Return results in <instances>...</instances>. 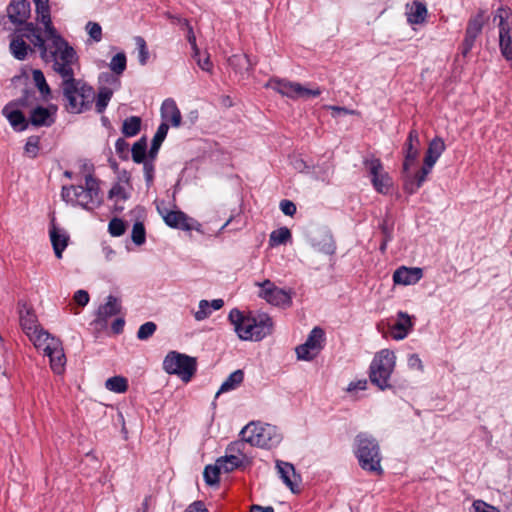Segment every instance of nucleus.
<instances>
[{"label":"nucleus","instance_id":"obj_1","mask_svg":"<svg viewBox=\"0 0 512 512\" xmlns=\"http://www.w3.org/2000/svg\"><path fill=\"white\" fill-rule=\"evenodd\" d=\"M38 45L41 59L52 63V68L62 80L75 76L74 65L78 63L75 49L57 32L46 36L33 35Z\"/></svg>","mask_w":512,"mask_h":512},{"label":"nucleus","instance_id":"obj_2","mask_svg":"<svg viewBox=\"0 0 512 512\" xmlns=\"http://www.w3.org/2000/svg\"><path fill=\"white\" fill-rule=\"evenodd\" d=\"M228 317L241 340L260 341L272 333L273 321L267 314L249 317L238 309H232Z\"/></svg>","mask_w":512,"mask_h":512},{"label":"nucleus","instance_id":"obj_3","mask_svg":"<svg viewBox=\"0 0 512 512\" xmlns=\"http://www.w3.org/2000/svg\"><path fill=\"white\" fill-rule=\"evenodd\" d=\"M60 88L63 105L69 113H83L91 108L95 100L93 87L75 76L62 80Z\"/></svg>","mask_w":512,"mask_h":512},{"label":"nucleus","instance_id":"obj_4","mask_svg":"<svg viewBox=\"0 0 512 512\" xmlns=\"http://www.w3.org/2000/svg\"><path fill=\"white\" fill-rule=\"evenodd\" d=\"M61 195L67 203L78 205L88 211H93L103 202L99 182L92 175L85 177V186H64Z\"/></svg>","mask_w":512,"mask_h":512},{"label":"nucleus","instance_id":"obj_5","mask_svg":"<svg viewBox=\"0 0 512 512\" xmlns=\"http://www.w3.org/2000/svg\"><path fill=\"white\" fill-rule=\"evenodd\" d=\"M355 455L360 467L368 472L381 475V453L378 442L367 433H359L355 438Z\"/></svg>","mask_w":512,"mask_h":512},{"label":"nucleus","instance_id":"obj_6","mask_svg":"<svg viewBox=\"0 0 512 512\" xmlns=\"http://www.w3.org/2000/svg\"><path fill=\"white\" fill-rule=\"evenodd\" d=\"M395 365L396 356L393 351L383 349L376 353L369 367L371 383L382 391L391 388L389 380Z\"/></svg>","mask_w":512,"mask_h":512},{"label":"nucleus","instance_id":"obj_7","mask_svg":"<svg viewBox=\"0 0 512 512\" xmlns=\"http://www.w3.org/2000/svg\"><path fill=\"white\" fill-rule=\"evenodd\" d=\"M240 436L252 446L268 449L277 446L282 440V435L275 426L254 422L247 424L241 430Z\"/></svg>","mask_w":512,"mask_h":512},{"label":"nucleus","instance_id":"obj_8","mask_svg":"<svg viewBox=\"0 0 512 512\" xmlns=\"http://www.w3.org/2000/svg\"><path fill=\"white\" fill-rule=\"evenodd\" d=\"M34 34L42 36L40 28H38L34 23H26L25 26L17 28L10 35L9 49L14 58L21 61L25 60L28 53L34 51L33 48L25 42V39L29 40L33 47L38 49V45H36V41L33 36Z\"/></svg>","mask_w":512,"mask_h":512},{"label":"nucleus","instance_id":"obj_9","mask_svg":"<svg viewBox=\"0 0 512 512\" xmlns=\"http://www.w3.org/2000/svg\"><path fill=\"white\" fill-rule=\"evenodd\" d=\"M163 369L166 373L177 375L183 382H189L197 369L194 357L177 351H170L163 360Z\"/></svg>","mask_w":512,"mask_h":512},{"label":"nucleus","instance_id":"obj_10","mask_svg":"<svg viewBox=\"0 0 512 512\" xmlns=\"http://www.w3.org/2000/svg\"><path fill=\"white\" fill-rule=\"evenodd\" d=\"M266 86L291 99L308 100L318 97L321 94V90L318 87L307 88L298 82L285 79H271Z\"/></svg>","mask_w":512,"mask_h":512},{"label":"nucleus","instance_id":"obj_11","mask_svg":"<svg viewBox=\"0 0 512 512\" xmlns=\"http://www.w3.org/2000/svg\"><path fill=\"white\" fill-rule=\"evenodd\" d=\"M495 19H499V46L503 57L512 60V13L510 9L499 7Z\"/></svg>","mask_w":512,"mask_h":512},{"label":"nucleus","instance_id":"obj_12","mask_svg":"<svg viewBox=\"0 0 512 512\" xmlns=\"http://www.w3.org/2000/svg\"><path fill=\"white\" fill-rule=\"evenodd\" d=\"M259 287L258 297L273 306L288 307L292 303L291 291L277 287L271 280L255 283Z\"/></svg>","mask_w":512,"mask_h":512},{"label":"nucleus","instance_id":"obj_13","mask_svg":"<svg viewBox=\"0 0 512 512\" xmlns=\"http://www.w3.org/2000/svg\"><path fill=\"white\" fill-rule=\"evenodd\" d=\"M363 164L370 174L374 189L380 194H388L392 186V179L384 171L381 160L375 157L365 158Z\"/></svg>","mask_w":512,"mask_h":512},{"label":"nucleus","instance_id":"obj_14","mask_svg":"<svg viewBox=\"0 0 512 512\" xmlns=\"http://www.w3.org/2000/svg\"><path fill=\"white\" fill-rule=\"evenodd\" d=\"M324 331L320 327H315L309 333L306 341L295 348L299 360H313L323 348L325 339Z\"/></svg>","mask_w":512,"mask_h":512},{"label":"nucleus","instance_id":"obj_15","mask_svg":"<svg viewBox=\"0 0 512 512\" xmlns=\"http://www.w3.org/2000/svg\"><path fill=\"white\" fill-rule=\"evenodd\" d=\"M9 20L15 25H26L31 14L28 0H11L6 8Z\"/></svg>","mask_w":512,"mask_h":512},{"label":"nucleus","instance_id":"obj_16","mask_svg":"<svg viewBox=\"0 0 512 512\" xmlns=\"http://www.w3.org/2000/svg\"><path fill=\"white\" fill-rule=\"evenodd\" d=\"M419 134L417 130L412 129L409 134L407 141L404 145V162H403V172L408 173L410 168L416 163L419 156Z\"/></svg>","mask_w":512,"mask_h":512},{"label":"nucleus","instance_id":"obj_17","mask_svg":"<svg viewBox=\"0 0 512 512\" xmlns=\"http://www.w3.org/2000/svg\"><path fill=\"white\" fill-rule=\"evenodd\" d=\"M19 322L24 333L29 336L35 334L41 328L34 309L25 302H19Z\"/></svg>","mask_w":512,"mask_h":512},{"label":"nucleus","instance_id":"obj_18","mask_svg":"<svg viewBox=\"0 0 512 512\" xmlns=\"http://www.w3.org/2000/svg\"><path fill=\"white\" fill-rule=\"evenodd\" d=\"M422 277V268L401 266L395 270L393 281L395 284L414 285L418 283Z\"/></svg>","mask_w":512,"mask_h":512},{"label":"nucleus","instance_id":"obj_19","mask_svg":"<svg viewBox=\"0 0 512 512\" xmlns=\"http://www.w3.org/2000/svg\"><path fill=\"white\" fill-rule=\"evenodd\" d=\"M52 346H46V353L50 359L51 369L57 373L61 374L64 371V366L66 363L65 354L61 345L60 340H52Z\"/></svg>","mask_w":512,"mask_h":512},{"label":"nucleus","instance_id":"obj_20","mask_svg":"<svg viewBox=\"0 0 512 512\" xmlns=\"http://www.w3.org/2000/svg\"><path fill=\"white\" fill-rule=\"evenodd\" d=\"M33 2L37 15L36 19L39 23L43 24L45 35L57 31L52 23L49 0H33Z\"/></svg>","mask_w":512,"mask_h":512},{"label":"nucleus","instance_id":"obj_21","mask_svg":"<svg viewBox=\"0 0 512 512\" xmlns=\"http://www.w3.org/2000/svg\"><path fill=\"white\" fill-rule=\"evenodd\" d=\"M2 113L15 130L23 131L27 128L28 122L24 114L19 110L18 104L16 102L8 103L3 108Z\"/></svg>","mask_w":512,"mask_h":512},{"label":"nucleus","instance_id":"obj_22","mask_svg":"<svg viewBox=\"0 0 512 512\" xmlns=\"http://www.w3.org/2000/svg\"><path fill=\"white\" fill-rule=\"evenodd\" d=\"M160 112L162 123H166L168 125L171 123L173 127H179L181 125V112L173 99H165L161 105Z\"/></svg>","mask_w":512,"mask_h":512},{"label":"nucleus","instance_id":"obj_23","mask_svg":"<svg viewBox=\"0 0 512 512\" xmlns=\"http://www.w3.org/2000/svg\"><path fill=\"white\" fill-rule=\"evenodd\" d=\"M158 210L168 226L185 231H189L193 228L190 224L191 219L184 212L168 210L161 211L159 208Z\"/></svg>","mask_w":512,"mask_h":512},{"label":"nucleus","instance_id":"obj_24","mask_svg":"<svg viewBox=\"0 0 512 512\" xmlns=\"http://www.w3.org/2000/svg\"><path fill=\"white\" fill-rule=\"evenodd\" d=\"M405 14L409 24H423L426 21L428 10L422 1H413L405 5Z\"/></svg>","mask_w":512,"mask_h":512},{"label":"nucleus","instance_id":"obj_25","mask_svg":"<svg viewBox=\"0 0 512 512\" xmlns=\"http://www.w3.org/2000/svg\"><path fill=\"white\" fill-rule=\"evenodd\" d=\"M276 468L286 486H288L292 492H295V486L297 485L299 476L296 474L294 466L289 462L277 460Z\"/></svg>","mask_w":512,"mask_h":512},{"label":"nucleus","instance_id":"obj_26","mask_svg":"<svg viewBox=\"0 0 512 512\" xmlns=\"http://www.w3.org/2000/svg\"><path fill=\"white\" fill-rule=\"evenodd\" d=\"M413 323L411 321V317L405 312H398V319L391 327L392 336L395 340L404 339L409 331L412 329Z\"/></svg>","mask_w":512,"mask_h":512},{"label":"nucleus","instance_id":"obj_27","mask_svg":"<svg viewBox=\"0 0 512 512\" xmlns=\"http://www.w3.org/2000/svg\"><path fill=\"white\" fill-rule=\"evenodd\" d=\"M445 149L446 145L441 137L433 138L429 142L428 149L424 157V162H426L428 166H434Z\"/></svg>","mask_w":512,"mask_h":512},{"label":"nucleus","instance_id":"obj_28","mask_svg":"<svg viewBox=\"0 0 512 512\" xmlns=\"http://www.w3.org/2000/svg\"><path fill=\"white\" fill-rule=\"evenodd\" d=\"M29 121L36 127H49L54 123V118L49 108L38 106L31 111Z\"/></svg>","mask_w":512,"mask_h":512},{"label":"nucleus","instance_id":"obj_29","mask_svg":"<svg viewBox=\"0 0 512 512\" xmlns=\"http://www.w3.org/2000/svg\"><path fill=\"white\" fill-rule=\"evenodd\" d=\"M50 239L55 256L60 259L62 257V252L67 247L68 236L65 233H61V231L53 225L50 230Z\"/></svg>","mask_w":512,"mask_h":512},{"label":"nucleus","instance_id":"obj_30","mask_svg":"<svg viewBox=\"0 0 512 512\" xmlns=\"http://www.w3.org/2000/svg\"><path fill=\"white\" fill-rule=\"evenodd\" d=\"M169 126L166 123H161L152 139L151 147L148 152V157L154 160L158 154V151L165 140Z\"/></svg>","mask_w":512,"mask_h":512},{"label":"nucleus","instance_id":"obj_31","mask_svg":"<svg viewBox=\"0 0 512 512\" xmlns=\"http://www.w3.org/2000/svg\"><path fill=\"white\" fill-rule=\"evenodd\" d=\"M37 349H43L46 353V346H52V340H58L42 327L35 334L27 336Z\"/></svg>","mask_w":512,"mask_h":512},{"label":"nucleus","instance_id":"obj_32","mask_svg":"<svg viewBox=\"0 0 512 512\" xmlns=\"http://www.w3.org/2000/svg\"><path fill=\"white\" fill-rule=\"evenodd\" d=\"M244 380V372L240 369L232 372L220 386L216 395L232 391L239 387Z\"/></svg>","mask_w":512,"mask_h":512},{"label":"nucleus","instance_id":"obj_33","mask_svg":"<svg viewBox=\"0 0 512 512\" xmlns=\"http://www.w3.org/2000/svg\"><path fill=\"white\" fill-rule=\"evenodd\" d=\"M484 25V17L482 13H478L469 19L465 37L476 40L481 34Z\"/></svg>","mask_w":512,"mask_h":512},{"label":"nucleus","instance_id":"obj_34","mask_svg":"<svg viewBox=\"0 0 512 512\" xmlns=\"http://www.w3.org/2000/svg\"><path fill=\"white\" fill-rule=\"evenodd\" d=\"M120 304L118 299L112 295L107 297V301L98 310V316L107 319L108 317L114 316L120 312Z\"/></svg>","mask_w":512,"mask_h":512},{"label":"nucleus","instance_id":"obj_35","mask_svg":"<svg viewBox=\"0 0 512 512\" xmlns=\"http://www.w3.org/2000/svg\"><path fill=\"white\" fill-rule=\"evenodd\" d=\"M244 457L236 454H227L224 457L217 459V463L222 468L223 472L228 473L240 467L243 463Z\"/></svg>","mask_w":512,"mask_h":512},{"label":"nucleus","instance_id":"obj_36","mask_svg":"<svg viewBox=\"0 0 512 512\" xmlns=\"http://www.w3.org/2000/svg\"><path fill=\"white\" fill-rule=\"evenodd\" d=\"M108 198L115 200L114 210L116 212H122L124 207L122 205H119L118 202L126 201L128 199V194H127L126 190L124 189V187H122L119 183H116L110 189V191L108 193Z\"/></svg>","mask_w":512,"mask_h":512},{"label":"nucleus","instance_id":"obj_37","mask_svg":"<svg viewBox=\"0 0 512 512\" xmlns=\"http://www.w3.org/2000/svg\"><path fill=\"white\" fill-rule=\"evenodd\" d=\"M141 128V119L137 116H131L124 120L122 125V133L126 137L137 135Z\"/></svg>","mask_w":512,"mask_h":512},{"label":"nucleus","instance_id":"obj_38","mask_svg":"<svg viewBox=\"0 0 512 512\" xmlns=\"http://www.w3.org/2000/svg\"><path fill=\"white\" fill-rule=\"evenodd\" d=\"M291 239V232L287 227H281L272 231L269 238L271 247L287 243Z\"/></svg>","mask_w":512,"mask_h":512},{"label":"nucleus","instance_id":"obj_39","mask_svg":"<svg viewBox=\"0 0 512 512\" xmlns=\"http://www.w3.org/2000/svg\"><path fill=\"white\" fill-rule=\"evenodd\" d=\"M105 387L114 393H124L128 389V381L125 377L114 376L106 380Z\"/></svg>","mask_w":512,"mask_h":512},{"label":"nucleus","instance_id":"obj_40","mask_svg":"<svg viewBox=\"0 0 512 512\" xmlns=\"http://www.w3.org/2000/svg\"><path fill=\"white\" fill-rule=\"evenodd\" d=\"M147 150V141L145 137H142L135 142L131 148L132 159L135 163H144Z\"/></svg>","mask_w":512,"mask_h":512},{"label":"nucleus","instance_id":"obj_41","mask_svg":"<svg viewBox=\"0 0 512 512\" xmlns=\"http://www.w3.org/2000/svg\"><path fill=\"white\" fill-rule=\"evenodd\" d=\"M32 78L35 86L38 88L39 92L43 96V98H47L51 94V89L46 82L45 76L43 72L39 69H34L32 71Z\"/></svg>","mask_w":512,"mask_h":512},{"label":"nucleus","instance_id":"obj_42","mask_svg":"<svg viewBox=\"0 0 512 512\" xmlns=\"http://www.w3.org/2000/svg\"><path fill=\"white\" fill-rule=\"evenodd\" d=\"M112 95L113 91L110 88L102 87L99 89L95 103V109L97 113H102L106 109L109 101L112 98Z\"/></svg>","mask_w":512,"mask_h":512},{"label":"nucleus","instance_id":"obj_43","mask_svg":"<svg viewBox=\"0 0 512 512\" xmlns=\"http://www.w3.org/2000/svg\"><path fill=\"white\" fill-rule=\"evenodd\" d=\"M223 471L219 464L216 462L215 465H207L203 472V477L206 484L212 486L218 484L219 474Z\"/></svg>","mask_w":512,"mask_h":512},{"label":"nucleus","instance_id":"obj_44","mask_svg":"<svg viewBox=\"0 0 512 512\" xmlns=\"http://www.w3.org/2000/svg\"><path fill=\"white\" fill-rule=\"evenodd\" d=\"M126 65L127 59L125 53L119 52L112 57L109 63V68L114 74L121 75L125 71Z\"/></svg>","mask_w":512,"mask_h":512},{"label":"nucleus","instance_id":"obj_45","mask_svg":"<svg viewBox=\"0 0 512 512\" xmlns=\"http://www.w3.org/2000/svg\"><path fill=\"white\" fill-rule=\"evenodd\" d=\"M131 239L134 244L140 246L146 241V231L142 222H135L132 228Z\"/></svg>","mask_w":512,"mask_h":512},{"label":"nucleus","instance_id":"obj_46","mask_svg":"<svg viewBox=\"0 0 512 512\" xmlns=\"http://www.w3.org/2000/svg\"><path fill=\"white\" fill-rule=\"evenodd\" d=\"M134 41L138 49V61L141 65H145L149 59V51L146 41L141 36H136Z\"/></svg>","mask_w":512,"mask_h":512},{"label":"nucleus","instance_id":"obj_47","mask_svg":"<svg viewBox=\"0 0 512 512\" xmlns=\"http://www.w3.org/2000/svg\"><path fill=\"white\" fill-rule=\"evenodd\" d=\"M156 330L157 325L152 321H148L139 327L137 331V338L141 341H145L152 337Z\"/></svg>","mask_w":512,"mask_h":512},{"label":"nucleus","instance_id":"obj_48","mask_svg":"<svg viewBox=\"0 0 512 512\" xmlns=\"http://www.w3.org/2000/svg\"><path fill=\"white\" fill-rule=\"evenodd\" d=\"M39 136H30L24 147V152L29 158H35L39 152Z\"/></svg>","mask_w":512,"mask_h":512},{"label":"nucleus","instance_id":"obj_49","mask_svg":"<svg viewBox=\"0 0 512 512\" xmlns=\"http://www.w3.org/2000/svg\"><path fill=\"white\" fill-rule=\"evenodd\" d=\"M108 231L111 236L119 237L122 236L126 231V225L123 220L119 218H113L108 225Z\"/></svg>","mask_w":512,"mask_h":512},{"label":"nucleus","instance_id":"obj_50","mask_svg":"<svg viewBox=\"0 0 512 512\" xmlns=\"http://www.w3.org/2000/svg\"><path fill=\"white\" fill-rule=\"evenodd\" d=\"M433 166H428L426 162H424L423 167L419 172L415 175L416 185L415 188L409 189V193L413 194L415 193L425 182L427 175L431 172Z\"/></svg>","mask_w":512,"mask_h":512},{"label":"nucleus","instance_id":"obj_51","mask_svg":"<svg viewBox=\"0 0 512 512\" xmlns=\"http://www.w3.org/2000/svg\"><path fill=\"white\" fill-rule=\"evenodd\" d=\"M212 309L210 303L207 300H201L199 302L198 310L194 313V318L197 321H202L210 316Z\"/></svg>","mask_w":512,"mask_h":512},{"label":"nucleus","instance_id":"obj_52","mask_svg":"<svg viewBox=\"0 0 512 512\" xmlns=\"http://www.w3.org/2000/svg\"><path fill=\"white\" fill-rule=\"evenodd\" d=\"M86 30L89 34V36L95 41L99 42L102 39V28L101 26L96 23L89 21L86 25Z\"/></svg>","mask_w":512,"mask_h":512},{"label":"nucleus","instance_id":"obj_53","mask_svg":"<svg viewBox=\"0 0 512 512\" xmlns=\"http://www.w3.org/2000/svg\"><path fill=\"white\" fill-rule=\"evenodd\" d=\"M246 443H247V441H244L243 438L241 437V440H238V441H235V442H232L231 444H229V446L227 447V453L236 454L240 457H243V451L245 449Z\"/></svg>","mask_w":512,"mask_h":512},{"label":"nucleus","instance_id":"obj_54","mask_svg":"<svg viewBox=\"0 0 512 512\" xmlns=\"http://www.w3.org/2000/svg\"><path fill=\"white\" fill-rule=\"evenodd\" d=\"M151 158L143 163L144 176L147 185H151L154 179V164Z\"/></svg>","mask_w":512,"mask_h":512},{"label":"nucleus","instance_id":"obj_55","mask_svg":"<svg viewBox=\"0 0 512 512\" xmlns=\"http://www.w3.org/2000/svg\"><path fill=\"white\" fill-rule=\"evenodd\" d=\"M473 512H500L496 507L482 500H475L472 504Z\"/></svg>","mask_w":512,"mask_h":512},{"label":"nucleus","instance_id":"obj_56","mask_svg":"<svg viewBox=\"0 0 512 512\" xmlns=\"http://www.w3.org/2000/svg\"><path fill=\"white\" fill-rule=\"evenodd\" d=\"M280 209L287 216H293L296 213V205L290 200H282Z\"/></svg>","mask_w":512,"mask_h":512},{"label":"nucleus","instance_id":"obj_57","mask_svg":"<svg viewBox=\"0 0 512 512\" xmlns=\"http://www.w3.org/2000/svg\"><path fill=\"white\" fill-rule=\"evenodd\" d=\"M408 366L411 369H416V370H418L420 372H422L424 370V366H423L422 360L420 359V357L417 354L409 355V357H408Z\"/></svg>","mask_w":512,"mask_h":512},{"label":"nucleus","instance_id":"obj_58","mask_svg":"<svg viewBox=\"0 0 512 512\" xmlns=\"http://www.w3.org/2000/svg\"><path fill=\"white\" fill-rule=\"evenodd\" d=\"M198 66L203 70V71H206V72H211L212 71V63L210 61V57L207 55L205 56L204 58H201L200 54L196 57H193Z\"/></svg>","mask_w":512,"mask_h":512},{"label":"nucleus","instance_id":"obj_59","mask_svg":"<svg viewBox=\"0 0 512 512\" xmlns=\"http://www.w3.org/2000/svg\"><path fill=\"white\" fill-rule=\"evenodd\" d=\"M73 298H74V301H75L78 305H80V306H82V307L86 306V305L88 304V302H89V299H90V298H89V294H88V292H87V291H85V290H78V291L74 294V297H73Z\"/></svg>","mask_w":512,"mask_h":512},{"label":"nucleus","instance_id":"obj_60","mask_svg":"<svg viewBox=\"0 0 512 512\" xmlns=\"http://www.w3.org/2000/svg\"><path fill=\"white\" fill-rule=\"evenodd\" d=\"M129 144L122 138H119L115 143L116 152L120 157L126 158L128 152Z\"/></svg>","mask_w":512,"mask_h":512},{"label":"nucleus","instance_id":"obj_61","mask_svg":"<svg viewBox=\"0 0 512 512\" xmlns=\"http://www.w3.org/2000/svg\"><path fill=\"white\" fill-rule=\"evenodd\" d=\"M367 384H368V382L366 379L352 381L348 385L347 391L352 392V391H357V390H365L367 388Z\"/></svg>","mask_w":512,"mask_h":512},{"label":"nucleus","instance_id":"obj_62","mask_svg":"<svg viewBox=\"0 0 512 512\" xmlns=\"http://www.w3.org/2000/svg\"><path fill=\"white\" fill-rule=\"evenodd\" d=\"M185 512H209L202 501H195L191 503Z\"/></svg>","mask_w":512,"mask_h":512},{"label":"nucleus","instance_id":"obj_63","mask_svg":"<svg viewBox=\"0 0 512 512\" xmlns=\"http://www.w3.org/2000/svg\"><path fill=\"white\" fill-rule=\"evenodd\" d=\"M475 40L465 37L461 45V54L466 57L474 46Z\"/></svg>","mask_w":512,"mask_h":512},{"label":"nucleus","instance_id":"obj_64","mask_svg":"<svg viewBox=\"0 0 512 512\" xmlns=\"http://www.w3.org/2000/svg\"><path fill=\"white\" fill-rule=\"evenodd\" d=\"M324 245L319 250L325 254H333L335 252V245L330 237L324 238Z\"/></svg>","mask_w":512,"mask_h":512}]
</instances>
